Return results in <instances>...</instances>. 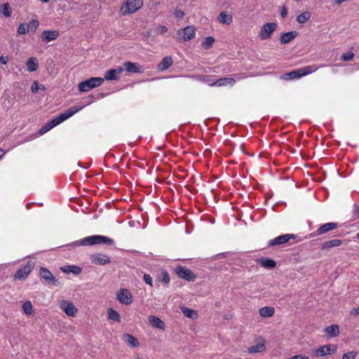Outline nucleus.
I'll use <instances>...</instances> for the list:
<instances>
[{
	"mask_svg": "<svg viewBox=\"0 0 359 359\" xmlns=\"http://www.w3.org/2000/svg\"><path fill=\"white\" fill-rule=\"evenodd\" d=\"M91 262L96 265L103 266L111 263V258L102 253H95L90 255Z\"/></svg>",
	"mask_w": 359,
	"mask_h": 359,
	"instance_id": "10",
	"label": "nucleus"
},
{
	"mask_svg": "<svg viewBox=\"0 0 359 359\" xmlns=\"http://www.w3.org/2000/svg\"><path fill=\"white\" fill-rule=\"evenodd\" d=\"M59 36L60 32L58 30H44L41 33V39L43 42L49 43L56 40Z\"/></svg>",
	"mask_w": 359,
	"mask_h": 359,
	"instance_id": "14",
	"label": "nucleus"
},
{
	"mask_svg": "<svg viewBox=\"0 0 359 359\" xmlns=\"http://www.w3.org/2000/svg\"><path fill=\"white\" fill-rule=\"evenodd\" d=\"M104 82V79L101 77H91L81 81L78 85L79 90L81 93H86L94 88L100 86Z\"/></svg>",
	"mask_w": 359,
	"mask_h": 359,
	"instance_id": "2",
	"label": "nucleus"
},
{
	"mask_svg": "<svg viewBox=\"0 0 359 359\" xmlns=\"http://www.w3.org/2000/svg\"><path fill=\"white\" fill-rule=\"evenodd\" d=\"M339 226V224L337 222H328L320 226L316 231H315L313 233V236H316L319 235H323L326 233H328L330 231H332L337 229Z\"/></svg>",
	"mask_w": 359,
	"mask_h": 359,
	"instance_id": "11",
	"label": "nucleus"
},
{
	"mask_svg": "<svg viewBox=\"0 0 359 359\" xmlns=\"http://www.w3.org/2000/svg\"><path fill=\"white\" fill-rule=\"evenodd\" d=\"M276 28L277 24L276 22L266 23L261 27L259 32V36L262 40H266L271 37Z\"/></svg>",
	"mask_w": 359,
	"mask_h": 359,
	"instance_id": "8",
	"label": "nucleus"
},
{
	"mask_svg": "<svg viewBox=\"0 0 359 359\" xmlns=\"http://www.w3.org/2000/svg\"><path fill=\"white\" fill-rule=\"evenodd\" d=\"M173 64V60L171 56H165L158 65V69L163 72L168 69Z\"/></svg>",
	"mask_w": 359,
	"mask_h": 359,
	"instance_id": "22",
	"label": "nucleus"
},
{
	"mask_svg": "<svg viewBox=\"0 0 359 359\" xmlns=\"http://www.w3.org/2000/svg\"><path fill=\"white\" fill-rule=\"evenodd\" d=\"M256 262L261 266L267 269H272L276 266V261L270 258L261 257L257 259Z\"/></svg>",
	"mask_w": 359,
	"mask_h": 359,
	"instance_id": "18",
	"label": "nucleus"
},
{
	"mask_svg": "<svg viewBox=\"0 0 359 359\" xmlns=\"http://www.w3.org/2000/svg\"><path fill=\"white\" fill-rule=\"evenodd\" d=\"M57 125L56 123H55V121L53 120H51L50 121H48V123H46L39 130V133L41 135H43L46 133H47L48 131H49L50 129H52L53 128L55 127Z\"/></svg>",
	"mask_w": 359,
	"mask_h": 359,
	"instance_id": "35",
	"label": "nucleus"
},
{
	"mask_svg": "<svg viewBox=\"0 0 359 359\" xmlns=\"http://www.w3.org/2000/svg\"><path fill=\"white\" fill-rule=\"evenodd\" d=\"M215 42V39L212 36H208L205 39L204 41L202 43V46L205 49H208L212 46Z\"/></svg>",
	"mask_w": 359,
	"mask_h": 359,
	"instance_id": "39",
	"label": "nucleus"
},
{
	"mask_svg": "<svg viewBox=\"0 0 359 359\" xmlns=\"http://www.w3.org/2000/svg\"><path fill=\"white\" fill-rule=\"evenodd\" d=\"M182 313L186 317H188L190 318H194L195 316H196L195 311H194L193 309H189L187 307L182 308Z\"/></svg>",
	"mask_w": 359,
	"mask_h": 359,
	"instance_id": "40",
	"label": "nucleus"
},
{
	"mask_svg": "<svg viewBox=\"0 0 359 359\" xmlns=\"http://www.w3.org/2000/svg\"><path fill=\"white\" fill-rule=\"evenodd\" d=\"M26 65L29 72L36 71L39 67L37 58L34 57H29L27 61Z\"/></svg>",
	"mask_w": 359,
	"mask_h": 359,
	"instance_id": "28",
	"label": "nucleus"
},
{
	"mask_svg": "<svg viewBox=\"0 0 359 359\" xmlns=\"http://www.w3.org/2000/svg\"><path fill=\"white\" fill-rule=\"evenodd\" d=\"M60 307L68 316L74 317L77 313V309L70 301L62 300L60 303Z\"/></svg>",
	"mask_w": 359,
	"mask_h": 359,
	"instance_id": "12",
	"label": "nucleus"
},
{
	"mask_svg": "<svg viewBox=\"0 0 359 359\" xmlns=\"http://www.w3.org/2000/svg\"><path fill=\"white\" fill-rule=\"evenodd\" d=\"M43 3H48L50 1V0H41Z\"/></svg>",
	"mask_w": 359,
	"mask_h": 359,
	"instance_id": "59",
	"label": "nucleus"
},
{
	"mask_svg": "<svg viewBox=\"0 0 359 359\" xmlns=\"http://www.w3.org/2000/svg\"><path fill=\"white\" fill-rule=\"evenodd\" d=\"M356 356V351H348L342 355V359H355Z\"/></svg>",
	"mask_w": 359,
	"mask_h": 359,
	"instance_id": "46",
	"label": "nucleus"
},
{
	"mask_svg": "<svg viewBox=\"0 0 359 359\" xmlns=\"http://www.w3.org/2000/svg\"><path fill=\"white\" fill-rule=\"evenodd\" d=\"M143 6L142 0H128L121 6L123 14H130L136 12Z\"/></svg>",
	"mask_w": 359,
	"mask_h": 359,
	"instance_id": "6",
	"label": "nucleus"
},
{
	"mask_svg": "<svg viewBox=\"0 0 359 359\" xmlns=\"http://www.w3.org/2000/svg\"><path fill=\"white\" fill-rule=\"evenodd\" d=\"M28 32L32 34L35 33L39 26V21L38 20H32L29 23H27Z\"/></svg>",
	"mask_w": 359,
	"mask_h": 359,
	"instance_id": "34",
	"label": "nucleus"
},
{
	"mask_svg": "<svg viewBox=\"0 0 359 359\" xmlns=\"http://www.w3.org/2000/svg\"><path fill=\"white\" fill-rule=\"evenodd\" d=\"M337 346L335 344H327L320 346L312 351L314 357H323L327 355H332L337 352Z\"/></svg>",
	"mask_w": 359,
	"mask_h": 359,
	"instance_id": "5",
	"label": "nucleus"
},
{
	"mask_svg": "<svg viewBox=\"0 0 359 359\" xmlns=\"http://www.w3.org/2000/svg\"><path fill=\"white\" fill-rule=\"evenodd\" d=\"M196 29L194 26H187L177 30V40L180 42H185L192 39L196 34Z\"/></svg>",
	"mask_w": 359,
	"mask_h": 359,
	"instance_id": "4",
	"label": "nucleus"
},
{
	"mask_svg": "<svg viewBox=\"0 0 359 359\" xmlns=\"http://www.w3.org/2000/svg\"><path fill=\"white\" fill-rule=\"evenodd\" d=\"M319 67L316 65H309L303 68H300L302 76H306L316 72Z\"/></svg>",
	"mask_w": 359,
	"mask_h": 359,
	"instance_id": "33",
	"label": "nucleus"
},
{
	"mask_svg": "<svg viewBox=\"0 0 359 359\" xmlns=\"http://www.w3.org/2000/svg\"><path fill=\"white\" fill-rule=\"evenodd\" d=\"M265 351V344L264 342L259 343L256 345L252 346L248 348L249 353H262Z\"/></svg>",
	"mask_w": 359,
	"mask_h": 359,
	"instance_id": "31",
	"label": "nucleus"
},
{
	"mask_svg": "<svg viewBox=\"0 0 359 359\" xmlns=\"http://www.w3.org/2000/svg\"><path fill=\"white\" fill-rule=\"evenodd\" d=\"M39 86L37 81H34L31 87L32 92L36 93L39 91Z\"/></svg>",
	"mask_w": 359,
	"mask_h": 359,
	"instance_id": "50",
	"label": "nucleus"
},
{
	"mask_svg": "<svg viewBox=\"0 0 359 359\" xmlns=\"http://www.w3.org/2000/svg\"><path fill=\"white\" fill-rule=\"evenodd\" d=\"M123 339L126 341L128 346L130 347L135 348L140 346V343L137 339L130 334L126 333L123 336Z\"/></svg>",
	"mask_w": 359,
	"mask_h": 359,
	"instance_id": "23",
	"label": "nucleus"
},
{
	"mask_svg": "<svg viewBox=\"0 0 359 359\" xmlns=\"http://www.w3.org/2000/svg\"><path fill=\"white\" fill-rule=\"evenodd\" d=\"M259 315L263 318H269L274 314L275 309L273 307L264 306L259 309Z\"/></svg>",
	"mask_w": 359,
	"mask_h": 359,
	"instance_id": "29",
	"label": "nucleus"
},
{
	"mask_svg": "<svg viewBox=\"0 0 359 359\" xmlns=\"http://www.w3.org/2000/svg\"><path fill=\"white\" fill-rule=\"evenodd\" d=\"M9 60V58L8 56L2 55L0 57V63L2 65H6Z\"/></svg>",
	"mask_w": 359,
	"mask_h": 359,
	"instance_id": "53",
	"label": "nucleus"
},
{
	"mask_svg": "<svg viewBox=\"0 0 359 359\" xmlns=\"http://www.w3.org/2000/svg\"><path fill=\"white\" fill-rule=\"evenodd\" d=\"M22 308L27 315H32L34 313L33 306L30 301H26L23 303Z\"/></svg>",
	"mask_w": 359,
	"mask_h": 359,
	"instance_id": "37",
	"label": "nucleus"
},
{
	"mask_svg": "<svg viewBox=\"0 0 359 359\" xmlns=\"http://www.w3.org/2000/svg\"><path fill=\"white\" fill-rule=\"evenodd\" d=\"M35 266V262L29 260L25 264L21 265L15 272L14 278L20 280H25L30 274Z\"/></svg>",
	"mask_w": 359,
	"mask_h": 359,
	"instance_id": "3",
	"label": "nucleus"
},
{
	"mask_svg": "<svg viewBox=\"0 0 359 359\" xmlns=\"http://www.w3.org/2000/svg\"><path fill=\"white\" fill-rule=\"evenodd\" d=\"M108 318L117 323L121 322L120 314L112 308L108 309Z\"/></svg>",
	"mask_w": 359,
	"mask_h": 359,
	"instance_id": "32",
	"label": "nucleus"
},
{
	"mask_svg": "<svg viewBox=\"0 0 359 359\" xmlns=\"http://www.w3.org/2000/svg\"><path fill=\"white\" fill-rule=\"evenodd\" d=\"M175 272L178 277L189 282L194 281L196 278V276L190 269L184 266H177L175 269Z\"/></svg>",
	"mask_w": 359,
	"mask_h": 359,
	"instance_id": "7",
	"label": "nucleus"
},
{
	"mask_svg": "<svg viewBox=\"0 0 359 359\" xmlns=\"http://www.w3.org/2000/svg\"><path fill=\"white\" fill-rule=\"evenodd\" d=\"M325 332L329 337H335L339 334V327L337 325H332L325 328Z\"/></svg>",
	"mask_w": 359,
	"mask_h": 359,
	"instance_id": "26",
	"label": "nucleus"
},
{
	"mask_svg": "<svg viewBox=\"0 0 359 359\" xmlns=\"http://www.w3.org/2000/svg\"><path fill=\"white\" fill-rule=\"evenodd\" d=\"M343 241L340 239H332L325 242L322 246V250H327L328 249L333 247H338L342 244Z\"/></svg>",
	"mask_w": 359,
	"mask_h": 359,
	"instance_id": "25",
	"label": "nucleus"
},
{
	"mask_svg": "<svg viewBox=\"0 0 359 359\" xmlns=\"http://www.w3.org/2000/svg\"><path fill=\"white\" fill-rule=\"evenodd\" d=\"M288 359H309V358L306 355H296L290 357Z\"/></svg>",
	"mask_w": 359,
	"mask_h": 359,
	"instance_id": "54",
	"label": "nucleus"
},
{
	"mask_svg": "<svg viewBox=\"0 0 359 359\" xmlns=\"http://www.w3.org/2000/svg\"><path fill=\"white\" fill-rule=\"evenodd\" d=\"M302 77L300 69H295L283 75L282 78L285 80L299 79Z\"/></svg>",
	"mask_w": 359,
	"mask_h": 359,
	"instance_id": "30",
	"label": "nucleus"
},
{
	"mask_svg": "<svg viewBox=\"0 0 359 359\" xmlns=\"http://www.w3.org/2000/svg\"><path fill=\"white\" fill-rule=\"evenodd\" d=\"M174 15L176 18L181 19L184 16V13L182 10L176 9L174 12Z\"/></svg>",
	"mask_w": 359,
	"mask_h": 359,
	"instance_id": "49",
	"label": "nucleus"
},
{
	"mask_svg": "<svg viewBox=\"0 0 359 359\" xmlns=\"http://www.w3.org/2000/svg\"><path fill=\"white\" fill-rule=\"evenodd\" d=\"M351 313L354 316H358L359 314V307L354 309L351 311Z\"/></svg>",
	"mask_w": 359,
	"mask_h": 359,
	"instance_id": "55",
	"label": "nucleus"
},
{
	"mask_svg": "<svg viewBox=\"0 0 359 359\" xmlns=\"http://www.w3.org/2000/svg\"><path fill=\"white\" fill-rule=\"evenodd\" d=\"M355 212L357 215V216L359 217V205L355 207Z\"/></svg>",
	"mask_w": 359,
	"mask_h": 359,
	"instance_id": "56",
	"label": "nucleus"
},
{
	"mask_svg": "<svg viewBox=\"0 0 359 359\" xmlns=\"http://www.w3.org/2000/svg\"><path fill=\"white\" fill-rule=\"evenodd\" d=\"M297 35L298 32L297 31L285 32L280 38V41L282 44L288 43L292 41Z\"/></svg>",
	"mask_w": 359,
	"mask_h": 359,
	"instance_id": "20",
	"label": "nucleus"
},
{
	"mask_svg": "<svg viewBox=\"0 0 359 359\" xmlns=\"http://www.w3.org/2000/svg\"><path fill=\"white\" fill-rule=\"evenodd\" d=\"M358 236V238L359 239V233H358V236Z\"/></svg>",
	"mask_w": 359,
	"mask_h": 359,
	"instance_id": "60",
	"label": "nucleus"
},
{
	"mask_svg": "<svg viewBox=\"0 0 359 359\" xmlns=\"http://www.w3.org/2000/svg\"><path fill=\"white\" fill-rule=\"evenodd\" d=\"M236 83V81L233 78L223 77L219 78L214 81L213 85L215 86H224L227 85L233 86Z\"/></svg>",
	"mask_w": 359,
	"mask_h": 359,
	"instance_id": "24",
	"label": "nucleus"
},
{
	"mask_svg": "<svg viewBox=\"0 0 359 359\" xmlns=\"http://www.w3.org/2000/svg\"><path fill=\"white\" fill-rule=\"evenodd\" d=\"M354 57L353 52H348L341 55V59L343 61H351Z\"/></svg>",
	"mask_w": 359,
	"mask_h": 359,
	"instance_id": "47",
	"label": "nucleus"
},
{
	"mask_svg": "<svg viewBox=\"0 0 359 359\" xmlns=\"http://www.w3.org/2000/svg\"><path fill=\"white\" fill-rule=\"evenodd\" d=\"M232 20V16L225 11L221 12L218 16V21L224 25H230Z\"/></svg>",
	"mask_w": 359,
	"mask_h": 359,
	"instance_id": "27",
	"label": "nucleus"
},
{
	"mask_svg": "<svg viewBox=\"0 0 359 359\" xmlns=\"http://www.w3.org/2000/svg\"><path fill=\"white\" fill-rule=\"evenodd\" d=\"M17 32L18 34L20 35L27 34L28 32L27 23L23 22L20 24V25L18 27Z\"/></svg>",
	"mask_w": 359,
	"mask_h": 359,
	"instance_id": "44",
	"label": "nucleus"
},
{
	"mask_svg": "<svg viewBox=\"0 0 359 359\" xmlns=\"http://www.w3.org/2000/svg\"><path fill=\"white\" fill-rule=\"evenodd\" d=\"M1 13L6 18H8L11 15L12 11L9 7L8 4H4L2 6Z\"/></svg>",
	"mask_w": 359,
	"mask_h": 359,
	"instance_id": "43",
	"label": "nucleus"
},
{
	"mask_svg": "<svg viewBox=\"0 0 359 359\" xmlns=\"http://www.w3.org/2000/svg\"><path fill=\"white\" fill-rule=\"evenodd\" d=\"M39 275L41 278H43L48 283H50L53 285H56L57 280L51 273V272L47 269L46 268L41 267L40 269Z\"/></svg>",
	"mask_w": 359,
	"mask_h": 359,
	"instance_id": "17",
	"label": "nucleus"
},
{
	"mask_svg": "<svg viewBox=\"0 0 359 359\" xmlns=\"http://www.w3.org/2000/svg\"><path fill=\"white\" fill-rule=\"evenodd\" d=\"M118 301L124 305H130L133 302V295L131 292L126 288L121 289L116 294Z\"/></svg>",
	"mask_w": 359,
	"mask_h": 359,
	"instance_id": "9",
	"label": "nucleus"
},
{
	"mask_svg": "<svg viewBox=\"0 0 359 359\" xmlns=\"http://www.w3.org/2000/svg\"><path fill=\"white\" fill-rule=\"evenodd\" d=\"M157 30H158L159 34H165V32H168V28L165 26L160 25V26L158 27Z\"/></svg>",
	"mask_w": 359,
	"mask_h": 359,
	"instance_id": "51",
	"label": "nucleus"
},
{
	"mask_svg": "<svg viewBox=\"0 0 359 359\" xmlns=\"http://www.w3.org/2000/svg\"><path fill=\"white\" fill-rule=\"evenodd\" d=\"M311 15L309 11L303 12L297 16V20L299 23H304L310 19Z\"/></svg>",
	"mask_w": 359,
	"mask_h": 359,
	"instance_id": "38",
	"label": "nucleus"
},
{
	"mask_svg": "<svg viewBox=\"0 0 359 359\" xmlns=\"http://www.w3.org/2000/svg\"><path fill=\"white\" fill-rule=\"evenodd\" d=\"M69 272H71L75 275H79L81 273L82 269L78 266H69Z\"/></svg>",
	"mask_w": 359,
	"mask_h": 359,
	"instance_id": "45",
	"label": "nucleus"
},
{
	"mask_svg": "<svg viewBox=\"0 0 359 359\" xmlns=\"http://www.w3.org/2000/svg\"><path fill=\"white\" fill-rule=\"evenodd\" d=\"M31 205H32V203H27V205H26V208H27V209H29V208H30V207H31Z\"/></svg>",
	"mask_w": 359,
	"mask_h": 359,
	"instance_id": "58",
	"label": "nucleus"
},
{
	"mask_svg": "<svg viewBox=\"0 0 359 359\" xmlns=\"http://www.w3.org/2000/svg\"><path fill=\"white\" fill-rule=\"evenodd\" d=\"M201 81H202L205 83H207L210 86H215V85L212 84V83H214V81H215L214 76H211V75L202 76Z\"/></svg>",
	"mask_w": 359,
	"mask_h": 359,
	"instance_id": "41",
	"label": "nucleus"
},
{
	"mask_svg": "<svg viewBox=\"0 0 359 359\" xmlns=\"http://www.w3.org/2000/svg\"><path fill=\"white\" fill-rule=\"evenodd\" d=\"M158 280L163 283L165 285H168L170 281L168 273L165 270L162 271L161 276L158 277Z\"/></svg>",
	"mask_w": 359,
	"mask_h": 359,
	"instance_id": "36",
	"label": "nucleus"
},
{
	"mask_svg": "<svg viewBox=\"0 0 359 359\" xmlns=\"http://www.w3.org/2000/svg\"><path fill=\"white\" fill-rule=\"evenodd\" d=\"M295 237L296 236L294 234H283L270 240L268 242V246L272 247L274 245H282L287 243L291 238H295Z\"/></svg>",
	"mask_w": 359,
	"mask_h": 359,
	"instance_id": "13",
	"label": "nucleus"
},
{
	"mask_svg": "<svg viewBox=\"0 0 359 359\" xmlns=\"http://www.w3.org/2000/svg\"><path fill=\"white\" fill-rule=\"evenodd\" d=\"M68 118H69L67 117V114L64 111V112L61 113L59 116H57L55 118H53V121L57 126Z\"/></svg>",
	"mask_w": 359,
	"mask_h": 359,
	"instance_id": "42",
	"label": "nucleus"
},
{
	"mask_svg": "<svg viewBox=\"0 0 359 359\" xmlns=\"http://www.w3.org/2000/svg\"><path fill=\"white\" fill-rule=\"evenodd\" d=\"M123 67H118L116 69H110L104 73V79L107 81H115L118 80L120 75L123 72Z\"/></svg>",
	"mask_w": 359,
	"mask_h": 359,
	"instance_id": "15",
	"label": "nucleus"
},
{
	"mask_svg": "<svg viewBox=\"0 0 359 359\" xmlns=\"http://www.w3.org/2000/svg\"><path fill=\"white\" fill-rule=\"evenodd\" d=\"M280 15V16L282 18H285L287 16V8H286V6H283L281 8Z\"/></svg>",
	"mask_w": 359,
	"mask_h": 359,
	"instance_id": "52",
	"label": "nucleus"
},
{
	"mask_svg": "<svg viewBox=\"0 0 359 359\" xmlns=\"http://www.w3.org/2000/svg\"><path fill=\"white\" fill-rule=\"evenodd\" d=\"M97 244H106L112 245L114 244L113 239L102 235H93L86 236L81 240L74 242L73 245L75 246H87Z\"/></svg>",
	"mask_w": 359,
	"mask_h": 359,
	"instance_id": "1",
	"label": "nucleus"
},
{
	"mask_svg": "<svg viewBox=\"0 0 359 359\" xmlns=\"http://www.w3.org/2000/svg\"><path fill=\"white\" fill-rule=\"evenodd\" d=\"M4 154V151L1 149H0V159L2 158Z\"/></svg>",
	"mask_w": 359,
	"mask_h": 359,
	"instance_id": "57",
	"label": "nucleus"
},
{
	"mask_svg": "<svg viewBox=\"0 0 359 359\" xmlns=\"http://www.w3.org/2000/svg\"><path fill=\"white\" fill-rule=\"evenodd\" d=\"M148 320L149 324L153 327L158 328L162 330H164L165 328L164 322L158 317H156L155 316H149L148 317Z\"/></svg>",
	"mask_w": 359,
	"mask_h": 359,
	"instance_id": "19",
	"label": "nucleus"
},
{
	"mask_svg": "<svg viewBox=\"0 0 359 359\" xmlns=\"http://www.w3.org/2000/svg\"><path fill=\"white\" fill-rule=\"evenodd\" d=\"M123 66L126 70L130 73H140L142 72L141 67L139 64L132 62H125Z\"/></svg>",
	"mask_w": 359,
	"mask_h": 359,
	"instance_id": "21",
	"label": "nucleus"
},
{
	"mask_svg": "<svg viewBox=\"0 0 359 359\" xmlns=\"http://www.w3.org/2000/svg\"><path fill=\"white\" fill-rule=\"evenodd\" d=\"M88 99H90V100H89L85 105H81V106H73L69 109H67L66 111H65V112L67 114V116L68 118H70L72 117L73 115H74L76 113L79 112V111H81L82 109L84 108V107L86 105H88V104H90L93 102V95H90L88 97Z\"/></svg>",
	"mask_w": 359,
	"mask_h": 359,
	"instance_id": "16",
	"label": "nucleus"
},
{
	"mask_svg": "<svg viewBox=\"0 0 359 359\" xmlns=\"http://www.w3.org/2000/svg\"><path fill=\"white\" fill-rule=\"evenodd\" d=\"M143 280L147 285H150L151 287L153 286V279L149 274H144L143 276Z\"/></svg>",
	"mask_w": 359,
	"mask_h": 359,
	"instance_id": "48",
	"label": "nucleus"
}]
</instances>
